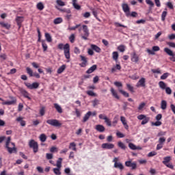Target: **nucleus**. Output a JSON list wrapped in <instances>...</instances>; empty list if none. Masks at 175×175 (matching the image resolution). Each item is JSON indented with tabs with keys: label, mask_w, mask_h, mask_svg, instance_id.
<instances>
[{
	"label": "nucleus",
	"mask_w": 175,
	"mask_h": 175,
	"mask_svg": "<svg viewBox=\"0 0 175 175\" xmlns=\"http://www.w3.org/2000/svg\"><path fill=\"white\" fill-rule=\"evenodd\" d=\"M65 69H66V66L65 64H63L57 69V74L61 75V73H62L64 70H65Z\"/></svg>",
	"instance_id": "nucleus-31"
},
{
	"label": "nucleus",
	"mask_w": 175,
	"mask_h": 175,
	"mask_svg": "<svg viewBox=\"0 0 175 175\" xmlns=\"http://www.w3.org/2000/svg\"><path fill=\"white\" fill-rule=\"evenodd\" d=\"M114 85H116V87H118V88H120V87H122V83L121 82L115 81Z\"/></svg>",
	"instance_id": "nucleus-62"
},
{
	"label": "nucleus",
	"mask_w": 175,
	"mask_h": 175,
	"mask_svg": "<svg viewBox=\"0 0 175 175\" xmlns=\"http://www.w3.org/2000/svg\"><path fill=\"white\" fill-rule=\"evenodd\" d=\"M95 129H96V131H97V132H99L100 133H103V132H105V131H106L105 126H103L102 124L96 125Z\"/></svg>",
	"instance_id": "nucleus-15"
},
{
	"label": "nucleus",
	"mask_w": 175,
	"mask_h": 175,
	"mask_svg": "<svg viewBox=\"0 0 175 175\" xmlns=\"http://www.w3.org/2000/svg\"><path fill=\"white\" fill-rule=\"evenodd\" d=\"M166 107H167V103L166 102V100H161V109H162V110H166Z\"/></svg>",
	"instance_id": "nucleus-30"
},
{
	"label": "nucleus",
	"mask_w": 175,
	"mask_h": 175,
	"mask_svg": "<svg viewBox=\"0 0 175 175\" xmlns=\"http://www.w3.org/2000/svg\"><path fill=\"white\" fill-rule=\"evenodd\" d=\"M101 147L104 150H113V148H114V144L110 143H104L101 145Z\"/></svg>",
	"instance_id": "nucleus-10"
},
{
	"label": "nucleus",
	"mask_w": 175,
	"mask_h": 175,
	"mask_svg": "<svg viewBox=\"0 0 175 175\" xmlns=\"http://www.w3.org/2000/svg\"><path fill=\"white\" fill-rule=\"evenodd\" d=\"M37 9H38V10H43V9H44V5H43V3H38L37 4Z\"/></svg>",
	"instance_id": "nucleus-46"
},
{
	"label": "nucleus",
	"mask_w": 175,
	"mask_h": 175,
	"mask_svg": "<svg viewBox=\"0 0 175 175\" xmlns=\"http://www.w3.org/2000/svg\"><path fill=\"white\" fill-rule=\"evenodd\" d=\"M11 99H12V100L11 101H4L2 103V105H7V106H10V105H16V103H17V99L11 97Z\"/></svg>",
	"instance_id": "nucleus-16"
},
{
	"label": "nucleus",
	"mask_w": 175,
	"mask_h": 175,
	"mask_svg": "<svg viewBox=\"0 0 175 175\" xmlns=\"http://www.w3.org/2000/svg\"><path fill=\"white\" fill-rule=\"evenodd\" d=\"M122 9L123 12L125 13L126 17L131 16V8H129L128 3H123L122 4Z\"/></svg>",
	"instance_id": "nucleus-6"
},
{
	"label": "nucleus",
	"mask_w": 175,
	"mask_h": 175,
	"mask_svg": "<svg viewBox=\"0 0 175 175\" xmlns=\"http://www.w3.org/2000/svg\"><path fill=\"white\" fill-rule=\"evenodd\" d=\"M91 49H92L94 51H96V53H100V51H102V49H100L99 46L95 44H92Z\"/></svg>",
	"instance_id": "nucleus-27"
},
{
	"label": "nucleus",
	"mask_w": 175,
	"mask_h": 175,
	"mask_svg": "<svg viewBox=\"0 0 175 175\" xmlns=\"http://www.w3.org/2000/svg\"><path fill=\"white\" fill-rule=\"evenodd\" d=\"M86 94L89 96H98V94H96V93L94 92V91H92V90H88L86 92Z\"/></svg>",
	"instance_id": "nucleus-38"
},
{
	"label": "nucleus",
	"mask_w": 175,
	"mask_h": 175,
	"mask_svg": "<svg viewBox=\"0 0 175 175\" xmlns=\"http://www.w3.org/2000/svg\"><path fill=\"white\" fill-rule=\"evenodd\" d=\"M16 24L19 28H21V24L23 21H24V17L23 16H17L16 18Z\"/></svg>",
	"instance_id": "nucleus-20"
},
{
	"label": "nucleus",
	"mask_w": 175,
	"mask_h": 175,
	"mask_svg": "<svg viewBox=\"0 0 175 175\" xmlns=\"http://www.w3.org/2000/svg\"><path fill=\"white\" fill-rule=\"evenodd\" d=\"M42 46L43 51H47V49H49V46H47V44L46 43V42L42 41Z\"/></svg>",
	"instance_id": "nucleus-49"
},
{
	"label": "nucleus",
	"mask_w": 175,
	"mask_h": 175,
	"mask_svg": "<svg viewBox=\"0 0 175 175\" xmlns=\"http://www.w3.org/2000/svg\"><path fill=\"white\" fill-rule=\"evenodd\" d=\"M70 150H72V151H77V148H76V143L71 142L69 145Z\"/></svg>",
	"instance_id": "nucleus-33"
},
{
	"label": "nucleus",
	"mask_w": 175,
	"mask_h": 175,
	"mask_svg": "<svg viewBox=\"0 0 175 175\" xmlns=\"http://www.w3.org/2000/svg\"><path fill=\"white\" fill-rule=\"evenodd\" d=\"M159 85L160 88H161V90H165V88H166V83H165V82H163L162 81L159 82Z\"/></svg>",
	"instance_id": "nucleus-44"
},
{
	"label": "nucleus",
	"mask_w": 175,
	"mask_h": 175,
	"mask_svg": "<svg viewBox=\"0 0 175 175\" xmlns=\"http://www.w3.org/2000/svg\"><path fill=\"white\" fill-rule=\"evenodd\" d=\"M114 25L117 27H122V28H126V26L122 25L121 23H118V22H116L114 23Z\"/></svg>",
	"instance_id": "nucleus-61"
},
{
	"label": "nucleus",
	"mask_w": 175,
	"mask_h": 175,
	"mask_svg": "<svg viewBox=\"0 0 175 175\" xmlns=\"http://www.w3.org/2000/svg\"><path fill=\"white\" fill-rule=\"evenodd\" d=\"M120 121L124 125V128L128 131L129 129V126L128 125V123L126 122V118L124 116L120 117Z\"/></svg>",
	"instance_id": "nucleus-18"
},
{
	"label": "nucleus",
	"mask_w": 175,
	"mask_h": 175,
	"mask_svg": "<svg viewBox=\"0 0 175 175\" xmlns=\"http://www.w3.org/2000/svg\"><path fill=\"white\" fill-rule=\"evenodd\" d=\"M98 68V66H96V64L93 65L92 66H91L87 71L86 73L88 75H90L91 73H92L93 72H95V70H96Z\"/></svg>",
	"instance_id": "nucleus-21"
},
{
	"label": "nucleus",
	"mask_w": 175,
	"mask_h": 175,
	"mask_svg": "<svg viewBox=\"0 0 175 175\" xmlns=\"http://www.w3.org/2000/svg\"><path fill=\"white\" fill-rule=\"evenodd\" d=\"M29 148H32L34 154H36L38 151H39V144L34 139H31L29 142Z\"/></svg>",
	"instance_id": "nucleus-3"
},
{
	"label": "nucleus",
	"mask_w": 175,
	"mask_h": 175,
	"mask_svg": "<svg viewBox=\"0 0 175 175\" xmlns=\"http://www.w3.org/2000/svg\"><path fill=\"white\" fill-rule=\"evenodd\" d=\"M50 152H58V148L53 146L50 148Z\"/></svg>",
	"instance_id": "nucleus-60"
},
{
	"label": "nucleus",
	"mask_w": 175,
	"mask_h": 175,
	"mask_svg": "<svg viewBox=\"0 0 175 175\" xmlns=\"http://www.w3.org/2000/svg\"><path fill=\"white\" fill-rule=\"evenodd\" d=\"M93 107H96V106H98V105H99V100H98L97 98H95L94 100L92 101Z\"/></svg>",
	"instance_id": "nucleus-52"
},
{
	"label": "nucleus",
	"mask_w": 175,
	"mask_h": 175,
	"mask_svg": "<svg viewBox=\"0 0 175 175\" xmlns=\"http://www.w3.org/2000/svg\"><path fill=\"white\" fill-rule=\"evenodd\" d=\"M63 21L64 20L62 19V18L59 17L54 19L53 23L54 24L57 25V24H61V23H62Z\"/></svg>",
	"instance_id": "nucleus-37"
},
{
	"label": "nucleus",
	"mask_w": 175,
	"mask_h": 175,
	"mask_svg": "<svg viewBox=\"0 0 175 175\" xmlns=\"http://www.w3.org/2000/svg\"><path fill=\"white\" fill-rule=\"evenodd\" d=\"M57 167L61 168L62 167V158H59L56 163Z\"/></svg>",
	"instance_id": "nucleus-42"
},
{
	"label": "nucleus",
	"mask_w": 175,
	"mask_h": 175,
	"mask_svg": "<svg viewBox=\"0 0 175 175\" xmlns=\"http://www.w3.org/2000/svg\"><path fill=\"white\" fill-rule=\"evenodd\" d=\"M136 87H146V79L142 78L137 82Z\"/></svg>",
	"instance_id": "nucleus-19"
},
{
	"label": "nucleus",
	"mask_w": 175,
	"mask_h": 175,
	"mask_svg": "<svg viewBox=\"0 0 175 175\" xmlns=\"http://www.w3.org/2000/svg\"><path fill=\"white\" fill-rule=\"evenodd\" d=\"M59 50H64V55L66 59H70V45L69 44H64L60 43L57 46Z\"/></svg>",
	"instance_id": "nucleus-2"
},
{
	"label": "nucleus",
	"mask_w": 175,
	"mask_h": 175,
	"mask_svg": "<svg viewBox=\"0 0 175 175\" xmlns=\"http://www.w3.org/2000/svg\"><path fill=\"white\" fill-rule=\"evenodd\" d=\"M164 52L167 54V55H170V57H174V53H173V51L170 50L169 48H165Z\"/></svg>",
	"instance_id": "nucleus-25"
},
{
	"label": "nucleus",
	"mask_w": 175,
	"mask_h": 175,
	"mask_svg": "<svg viewBox=\"0 0 175 175\" xmlns=\"http://www.w3.org/2000/svg\"><path fill=\"white\" fill-rule=\"evenodd\" d=\"M126 87H127V90H129L130 92H135L134 88L131 84L127 83Z\"/></svg>",
	"instance_id": "nucleus-51"
},
{
	"label": "nucleus",
	"mask_w": 175,
	"mask_h": 175,
	"mask_svg": "<svg viewBox=\"0 0 175 175\" xmlns=\"http://www.w3.org/2000/svg\"><path fill=\"white\" fill-rule=\"evenodd\" d=\"M46 159H53V154L51 153H46Z\"/></svg>",
	"instance_id": "nucleus-64"
},
{
	"label": "nucleus",
	"mask_w": 175,
	"mask_h": 175,
	"mask_svg": "<svg viewBox=\"0 0 175 175\" xmlns=\"http://www.w3.org/2000/svg\"><path fill=\"white\" fill-rule=\"evenodd\" d=\"M76 37L75 36V34H71L70 36L69 37V40L71 43H75V39Z\"/></svg>",
	"instance_id": "nucleus-59"
},
{
	"label": "nucleus",
	"mask_w": 175,
	"mask_h": 175,
	"mask_svg": "<svg viewBox=\"0 0 175 175\" xmlns=\"http://www.w3.org/2000/svg\"><path fill=\"white\" fill-rule=\"evenodd\" d=\"M149 121H150V118L146 117L144 120H142L141 122V125H146V124H148Z\"/></svg>",
	"instance_id": "nucleus-50"
},
{
	"label": "nucleus",
	"mask_w": 175,
	"mask_h": 175,
	"mask_svg": "<svg viewBox=\"0 0 175 175\" xmlns=\"http://www.w3.org/2000/svg\"><path fill=\"white\" fill-rule=\"evenodd\" d=\"M111 92L113 96H114V98H116V99H120V96H118V94H117V92H116L114 88H111Z\"/></svg>",
	"instance_id": "nucleus-32"
},
{
	"label": "nucleus",
	"mask_w": 175,
	"mask_h": 175,
	"mask_svg": "<svg viewBox=\"0 0 175 175\" xmlns=\"http://www.w3.org/2000/svg\"><path fill=\"white\" fill-rule=\"evenodd\" d=\"M56 3L59 6H65V2L62 1V0H57L56 1Z\"/></svg>",
	"instance_id": "nucleus-58"
},
{
	"label": "nucleus",
	"mask_w": 175,
	"mask_h": 175,
	"mask_svg": "<svg viewBox=\"0 0 175 175\" xmlns=\"http://www.w3.org/2000/svg\"><path fill=\"white\" fill-rule=\"evenodd\" d=\"M19 91H20L21 94H23L24 98H27V99H29V100H31V98L29 97V93H28V92H27V90H25V89L20 88Z\"/></svg>",
	"instance_id": "nucleus-12"
},
{
	"label": "nucleus",
	"mask_w": 175,
	"mask_h": 175,
	"mask_svg": "<svg viewBox=\"0 0 175 175\" xmlns=\"http://www.w3.org/2000/svg\"><path fill=\"white\" fill-rule=\"evenodd\" d=\"M12 137H8L5 142V148L9 154H13V152H17V148H16V144L14 142H11Z\"/></svg>",
	"instance_id": "nucleus-1"
},
{
	"label": "nucleus",
	"mask_w": 175,
	"mask_h": 175,
	"mask_svg": "<svg viewBox=\"0 0 175 175\" xmlns=\"http://www.w3.org/2000/svg\"><path fill=\"white\" fill-rule=\"evenodd\" d=\"M151 125H152V126H161V125H162V122H161L159 120H157L155 122H152Z\"/></svg>",
	"instance_id": "nucleus-41"
},
{
	"label": "nucleus",
	"mask_w": 175,
	"mask_h": 175,
	"mask_svg": "<svg viewBox=\"0 0 175 175\" xmlns=\"http://www.w3.org/2000/svg\"><path fill=\"white\" fill-rule=\"evenodd\" d=\"M131 62L137 64L139 62V55L136 54V52H133L131 53Z\"/></svg>",
	"instance_id": "nucleus-13"
},
{
	"label": "nucleus",
	"mask_w": 175,
	"mask_h": 175,
	"mask_svg": "<svg viewBox=\"0 0 175 175\" xmlns=\"http://www.w3.org/2000/svg\"><path fill=\"white\" fill-rule=\"evenodd\" d=\"M72 6L77 10H80V9H81V6L77 4V0H72Z\"/></svg>",
	"instance_id": "nucleus-24"
},
{
	"label": "nucleus",
	"mask_w": 175,
	"mask_h": 175,
	"mask_svg": "<svg viewBox=\"0 0 175 175\" xmlns=\"http://www.w3.org/2000/svg\"><path fill=\"white\" fill-rule=\"evenodd\" d=\"M169 72H165L163 75L161 76V80H166L167 77H169Z\"/></svg>",
	"instance_id": "nucleus-54"
},
{
	"label": "nucleus",
	"mask_w": 175,
	"mask_h": 175,
	"mask_svg": "<svg viewBox=\"0 0 175 175\" xmlns=\"http://www.w3.org/2000/svg\"><path fill=\"white\" fill-rule=\"evenodd\" d=\"M113 162L114 163L113 167L116 169H119L120 170H124V165H122V163L118 162V158L115 157Z\"/></svg>",
	"instance_id": "nucleus-7"
},
{
	"label": "nucleus",
	"mask_w": 175,
	"mask_h": 175,
	"mask_svg": "<svg viewBox=\"0 0 175 175\" xmlns=\"http://www.w3.org/2000/svg\"><path fill=\"white\" fill-rule=\"evenodd\" d=\"M152 49V50L147 49V53H148V54H150L151 55H155L154 51H159L161 50V48H159V46H154Z\"/></svg>",
	"instance_id": "nucleus-11"
},
{
	"label": "nucleus",
	"mask_w": 175,
	"mask_h": 175,
	"mask_svg": "<svg viewBox=\"0 0 175 175\" xmlns=\"http://www.w3.org/2000/svg\"><path fill=\"white\" fill-rule=\"evenodd\" d=\"M118 50L120 51V53H124L125 51V45L121 44L118 46Z\"/></svg>",
	"instance_id": "nucleus-45"
},
{
	"label": "nucleus",
	"mask_w": 175,
	"mask_h": 175,
	"mask_svg": "<svg viewBox=\"0 0 175 175\" xmlns=\"http://www.w3.org/2000/svg\"><path fill=\"white\" fill-rule=\"evenodd\" d=\"M54 107L57 110V113H59V114L62 113V107H61V105L55 103Z\"/></svg>",
	"instance_id": "nucleus-28"
},
{
	"label": "nucleus",
	"mask_w": 175,
	"mask_h": 175,
	"mask_svg": "<svg viewBox=\"0 0 175 175\" xmlns=\"http://www.w3.org/2000/svg\"><path fill=\"white\" fill-rule=\"evenodd\" d=\"M146 2L147 3V5H150V8H154V2H152V1L151 0H146Z\"/></svg>",
	"instance_id": "nucleus-56"
},
{
	"label": "nucleus",
	"mask_w": 175,
	"mask_h": 175,
	"mask_svg": "<svg viewBox=\"0 0 175 175\" xmlns=\"http://www.w3.org/2000/svg\"><path fill=\"white\" fill-rule=\"evenodd\" d=\"M45 38L46 42H49V43L53 42V38H51V35L49 33H45Z\"/></svg>",
	"instance_id": "nucleus-34"
},
{
	"label": "nucleus",
	"mask_w": 175,
	"mask_h": 175,
	"mask_svg": "<svg viewBox=\"0 0 175 175\" xmlns=\"http://www.w3.org/2000/svg\"><path fill=\"white\" fill-rule=\"evenodd\" d=\"M46 124L56 128H61L62 126V123L59 122V120L57 119H49L46 120Z\"/></svg>",
	"instance_id": "nucleus-4"
},
{
	"label": "nucleus",
	"mask_w": 175,
	"mask_h": 175,
	"mask_svg": "<svg viewBox=\"0 0 175 175\" xmlns=\"http://www.w3.org/2000/svg\"><path fill=\"white\" fill-rule=\"evenodd\" d=\"M165 142H166V138H165L164 137H160L159 139V144H160L163 145V143H165Z\"/></svg>",
	"instance_id": "nucleus-57"
},
{
	"label": "nucleus",
	"mask_w": 175,
	"mask_h": 175,
	"mask_svg": "<svg viewBox=\"0 0 175 175\" xmlns=\"http://www.w3.org/2000/svg\"><path fill=\"white\" fill-rule=\"evenodd\" d=\"M170 161H172V157H170V156L165 157L163 158V165H166V164L169 163V162H170Z\"/></svg>",
	"instance_id": "nucleus-29"
},
{
	"label": "nucleus",
	"mask_w": 175,
	"mask_h": 175,
	"mask_svg": "<svg viewBox=\"0 0 175 175\" xmlns=\"http://www.w3.org/2000/svg\"><path fill=\"white\" fill-rule=\"evenodd\" d=\"M61 168L59 167H57V168H53V172L55 173V174L56 175H61Z\"/></svg>",
	"instance_id": "nucleus-48"
},
{
	"label": "nucleus",
	"mask_w": 175,
	"mask_h": 175,
	"mask_svg": "<svg viewBox=\"0 0 175 175\" xmlns=\"http://www.w3.org/2000/svg\"><path fill=\"white\" fill-rule=\"evenodd\" d=\"M118 146L121 148L122 150H126V146H125L124 143H122L121 142H118Z\"/></svg>",
	"instance_id": "nucleus-40"
},
{
	"label": "nucleus",
	"mask_w": 175,
	"mask_h": 175,
	"mask_svg": "<svg viewBox=\"0 0 175 175\" xmlns=\"http://www.w3.org/2000/svg\"><path fill=\"white\" fill-rule=\"evenodd\" d=\"M26 72L29 75V77H36V79H40V75L38 72H33L32 69L29 67L26 68Z\"/></svg>",
	"instance_id": "nucleus-5"
},
{
	"label": "nucleus",
	"mask_w": 175,
	"mask_h": 175,
	"mask_svg": "<svg viewBox=\"0 0 175 175\" xmlns=\"http://www.w3.org/2000/svg\"><path fill=\"white\" fill-rule=\"evenodd\" d=\"M0 25L3 28H5V29H9L12 27V25L10 24L5 23V22H0Z\"/></svg>",
	"instance_id": "nucleus-26"
},
{
	"label": "nucleus",
	"mask_w": 175,
	"mask_h": 175,
	"mask_svg": "<svg viewBox=\"0 0 175 175\" xmlns=\"http://www.w3.org/2000/svg\"><path fill=\"white\" fill-rule=\"evenodd\" d=\"M119 92L122 94V95L124 96L125 98H129V93L122 90V89L119 88L118 89Z\"/></svg>",
	"instance_id": "nucleus-36"
},
{
	"label": "nucleus",
	"mask_w": 175,
	"mask_h": 175,
	"mask_svg": "<svg viewBox=\"0 0 175 175\" xmlns=\"http://www.w3.org/2000/svg\"><path fill=\"white\" fill-rule=\"evenodd\" d=\"M16 121L18 122H20L21 126H25V125H27V122L25 120H23V117H18L16 118Z\"/></svg>",
	"instance_id": "nucleus-22"
},
{
	"label": "nucleus",
	"mask_w": 175,
	"mask_h": 175,
	"mask_svg": "<svg viewBox=\"0 0 175 175\" xmlns=\"http://www.w3.org/2000/svg\"><path fill=\"white\" fill-rule=\"evenodd\" d=\"M80 58H81V61L83 62L82 63L79 64L80 67L85 68L87 66V62H88V61L87 60V57H85L83 55H80Z\"/></svg>",
	"instance_id": "nucleus-14"
},
{
	"label": "nucleus",
	"mask_w": 175,
	"mask_h": 175,
	"mask_svg": "<svg viewBox=\"0 0 175 175\" xmlns=\"http://www.w3.org/2000/svg\"><path fill=\"white\" fill-rule=\"evenodd\" d=\"M104 120L105 122L107 124V126H111V121H110V119H109V118H105Z\"/></svg>",
	"instance_id": "nucleus-55"
},
{
	"label": "nucleus",
	"mask_w": 175,
	"mask_h": 175,
	"mask_svg": "<svg viewBox=\"0 0 175 175\" xmlns=\"http://www.w3.org/2000/svg\"><path fill=\"white\" fill-rule=\"evenodd\" d=\"M157 152L155 151H152V152H150L148 154V157H155V155H157Z\"/></svg>",
	"instance_id": "nucleus-63"
},
{
	"label": "nucleus",
	"mask_w": 175,
	"mask_h": 175,
	"mask_svg": "<svg viewBox=\"0 0 175 175\" xmlns=\"http://www.w3.org/2000/svg\"><path fill=\"white\" fill-rule=\"evenodd\" d=\"M125 166L126 167H131V170H136L137 169V163L136 162H132V161H126Z\"/></svg>",
	"instance_id": "nucleus-8"
},
{
	"label": "nucleus",
	"mask_w": 175,
	"mask_h": 175,
	"mask_svg": "<svg viewBox=\"0 0 175 175\" xmlns=\"http://www.w3.org/2000/svg\"><path fill=\"white\" fill-rule=\"evenodd\" d=\"M129 147L131 150H142V147L136 146L133 143H129Z\"/></svg>",
	"instance_id": "nucleus-23"
},
{
	"label": "nucleus",
	"mask_w": 175,
	"mask_h": 175,
	"mask_svg": "<svg viewBox=\"0 0 175 175\" xmlns=\"http://www.w3.org/2000/svg\"><path fill=\"white\" fill-rule=\"evenodd\" d=\"M112 58L114 61L118 60V52L114 51L112 53Z\"/></svg>",
	"instance_id": "nucleus-39"
},
{
	"label": "nucleus",
	"mask_w": 175,
	"mask_h": 175,
	"mask_svg": "<svg viewBox=\"0 0 175 175\" xmlns=\"http://www.w3.org/2000/svg\"><path fill=\"white\" fill-rule=\"evenodd\" d=\"M39 139L42 143H44L46 140H47V136L45 135V134L42 133L40 135Z\"/></svg>",
	"instance_id": "nucleus-35"
},
{
	"label": "nucleus",
	"mask_w": 175,
	"mask_h": 175,
	"mask_svg": "<svg viewBox=\"0 0 175 175\" xmlns=\"http://www.w3.org/2000/svg\"><path fill=\"white\" fill-rule=\"evenodd\" d=\"M46 113V107H42L40 109V114L41 116H44Z\"/></svg>",
	"instance_id": "nucleus-53"
},
{
	"label": "nucleus",
	"mask_w": 175,
	"mask_h": 175,
	"mask_svg": "<svg viewBox=\"0 0 175 175\" xmlns=\"http://www.w3.org/2000/svg\"><path fill=\"white\" fill-rule=\"evenodd\" d=\"M91 116H92V112L91 111H88L83 116L82 122H87V121L90 120V118L91 117Z\"/></svg>",
	"instance_id": "nucleus-17"
},
{
	"label": "nucleus",
	"mask_w": 175,
	"mask_h": 175,
	"mask_svg": "<svg viewBox=\"0 0 175 175\" xmlns=\"http://www.w3.org/2000/svg\"><path fill=\"white\" fill-rule=\"evenodd\" d=\"M167 16V12L163 11L161 14V21H165V20H166Z\"/></svg>",
	"instance_id": "nucleus-47"
},
{
	"label": "nucleus",
	"mask_w": 175,
	"mask_h": 175,
	"mask_svg": "<svg viewBox=\"0 0 175 175\" xmlns=\"http://www.w3.org/2000/svg\"><path fill=\"white\" fill-rule=\"evenodd\" d=\"M25 85L29 88V90H36V88H39V83L34 82L32 84L30 83H25Z\"/></svg>",
	"instance_id": "nucleus-9"
},
{
	"label": "nucleus",
	"mask_w": 175,
	"mask_h": 175,
	"mask_svg": "<svg viewBox=\"0 0 175 175\" xmlns=\"http://www.w3.org/2000/svg\"><path fill=\"white\" fill-rule=\"evenodd\" d=\"M82 27H83L84 34L90 35V30H88V27H87V25H83Z\"/></svg>",
	"instance_id": "nucleus-43"
}]
</instances>
